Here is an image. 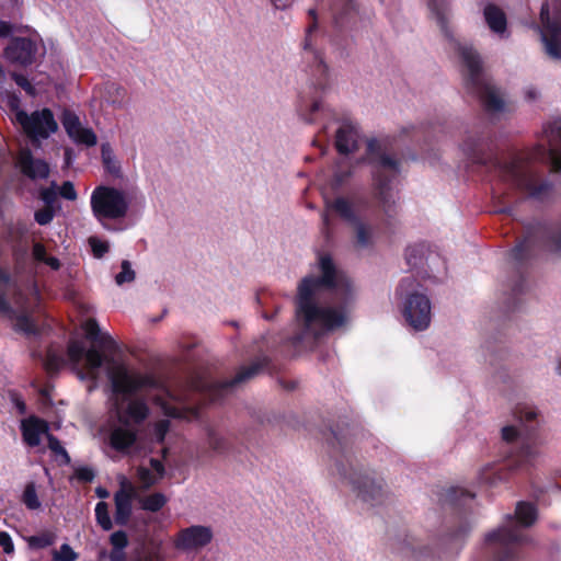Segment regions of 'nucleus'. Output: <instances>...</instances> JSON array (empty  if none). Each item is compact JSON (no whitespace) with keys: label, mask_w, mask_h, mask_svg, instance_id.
<instances>
[{"label":"nucleus","mask_w":561,"mask_h":561,"mask_svg":"<svg viewBox=\"0 0 561 561\" xmlns=\"http://www.w3.org/2000/svg\"><path fill=\"white\" fill-rule=\"evenodd\" d=\"M543 134V139L530 153L514 156L510 161H502L493 153L489 138L468 137L462 144V151L473 164L485 168L501 183L529 198L541 201L553 185L542 179V171L535 162L549 164L552 172L561 171V118L549 123Z\"/></svg>","instance_id":"obj_1"},{"label":"nucleus","mask_w":561,"mask_h":561,"mask_svg":"<svg viewBox=\"0 0 561 561\" xmlns=\"http://www.w3.org/2000/svg\"><path fill=\"white\" fill-rule=\"evenodd\" d=\"M309 15L312 16V23L306 30L302 58L307 62V71L310 73L313 91L310 95H300L297 111L306 123L312 124L317 122L318 116L323 115L325 112L321 95L329 87V67L324 61L322 50L317 47L312 35L317 28L316 10L310 9Z\"/></svg>","instance_id":"obj_2"},{"label":"nucleus","mask_w":561,"mask_h":561,"mask_svg":"<svg viewBox=\"0 0 561 561\" xmlns=\"http://www.w3.org/2000/svg\"><path fill=\"white\" fill-rule=\"evenodd\" d=\"M329 444L335 458L337 473L344 480H347L357 492V496L366 503L375 506L382 503L385 496L382 479H376L368 474L357 471L350 461V446L353 444L350 436L340 432L332 431Z\"/></svg>","instance_id":"obj_3"},{"label":"nucleus","mask_w":561,"mask_h":561,"mask_svg":"<svg viewBox=\"0 0 561 561\" xmlns=\"http://www.w3.org/2000/svg\"><path fill=\"white\" fill-rule=\"evenodd\" d=\"M366 161L371 167L375 197L382 213L391 218L397 214L391 184L401 173V159L388 154L376 138L368 139Z\"/></svg>","instance_id":"obj_4"},{"label":"nucleus","mask_w":561,"mask_h":561,"mask_svg":"<svg viewBox=\"0 0 561 561\" xmlns=\"http://www.w3.org/2000/svg\"><path fill=\"white\" fill-rule=\"evenodd\" d=\"M459 56L466 68L463 83L467 92L479 99L486 112H501L504 108V101L485 78L480 55L472 47L460 46Z\"/></svg>","instance_id":"obj_5"},{"label":"nucleus","mask_w":561,"mask_h":561,"mask_svg":"<svg viewBox=\"0 0 561 561\" xmlns=\"http://www.w3.org/2000/svg\"><path fill=\"white\" fill-rule=\"evenodd\" d=\"M537 247L561 257V220L557 222L536 221L527 225L524 237L511 250L510 255L517 265L523 266Z\"/></svg>","instance_id":"obj_6"},{"label":"nucleus","mask_w":561,"mask_h":561,"mask_svg":"<svg viewBox=\"0 0 561 561\" xmlns=\"http://www.w3.org/2000/svg\"><path fill=\"white\" fill-rule=\"evenodd\" d=\"M514 516L507 515V524L488 533L484 552L492 561H515L522 558L523 547L530 539L514 524Z\"/></svg>","instance_id":"obj_7"},{"label":"nucleus","mask_w":561,"mask_h":561,"mask_svg":"<svg viewBox=\"0 0 561 561\" xmlns=\"http://www.w3.org/2000/svg\"><path fill=\"white\" fill-rule=\"evenodd\" d=\"M534 427L527 430L526 437L516 454L505 462L497 466H486L479 473V480L482 484L495 486L501 482L510 480L513 474L525 470L537 457V442Z\"/></svg>","instance_id":"obj_8"},{"label":"nucleus","mask_w":561,"mask_h":561,"mask_svg":"<svg viewBox=\"0 0 561 561\" xmlns=\"http://www.w3.org/2000/svg\"><path fill=\"white\" fill-rule=\"evenodd\" d=\"M296 316L301 321L305 332L312 333L314 336H318V333L313 332L316 324L332 331L346 322V313L343 309L321 307L316 302L314 296H307V293L296 298Z\"/></svg>","instance_id":"obj_9"},{"label":"nucleus","mask_w":561,"mask_h":561,"mask_svg":"<svg viewBox=\"0 0 561 561\" xmlns=\"http://www.w3.org/2000/svg\"><path fill=\"white\" fill-rule=\"evenodd\" d=\"M414 283L411 276L402 278L397 287V294L401 297L405 295L402 313L408 324L415 331H424L431 323V301L424 294L408 293Z\"/></svg>","instance_id":"obj_10"},{"label":"nucleus","mask_w":561,"mask_h":561,"mask_svg":"<svg viewBox=\"0 0 561 561\" xmlns=\"http://www.w3.org/2000/svg\"><path fill=\"white\" fill-rule=\"evenodd\" d=\"M91 209L98 221L122 219L127 215L129 203L125 193L112 186H96L91 194Z\"/></svg>","instance_id":"obj_11"},{"label":"nucleus","mask_w":561,"mask_h":561,"mask_svg":"<svg viewBox=\"0 0 561 561\" xmlns=\"http://www.w3.org/2000/svg\"><path fill=\"white\" fill-rule=\"evenodd\" d=\"M319 268L321 275L319 277L306 276L298 285L297 297H302L304 293L307 296H314L320 288L336 289L345 287L348 293V283L344 276L336 270L333 259L329 254H322L319 257Z\"/></svg>","instance_id":"obj_12"},{"label":"nucleus","mask_w":561,"mask_h":561,"mask_svg":"<svg viewBox=\"0 0 561 561\" xmlns=\"http://www.w3.org/2000/svg\"><path fill=\"white\" fill-rule=\"evenodd\" d=\"M329 207L354 229V247L359 250L374 247V229L370 225L360 220L352 204L344 197H336Z\"/></svg>","instance_id":"obj_13"},{"label":"nucleus","mask_w":561,"mask_h":561,"mask_svg":"<svg viewBox=\"0 0 561 561\" xmlns=\"http://www.w3.org/2000/svg\"><path fill=\"white\" fill-rule=\"evenodd\" d=\"M15 116L24 133L33 140L46 139L58 129V124L49 108L34 111L30 115L25 111H19Z\"/></svg>","instance_id":"obj_14"},{"label":"nucleus","mask_w":561,"mask_h":561,"mask_svg":"<svg viewBox=\"0 0 561 561\" xmlns=\"http://www.w3.org/2000/svg\"><path fill=\"white\" fill-rule=\"evenodd\" d=\"M271 359L267 356H262L252 362L249 366L241 367L236 376L231 379L217 381L208 387V397L213 402L219 401L225 393L233 387L243 383L255 376H257L265 368H268Z\"/></svg>","instance_id":"obj_15"},{"label":"nucleus","mask_w":561,"mask_h":561,"mask_svg":"<svg viewBox=\"0 0 561 561\" xmlns=\"http://www.w3.org/2000/svg\"><path fill=\"white\" fill-rule=\"evenodd\" d=\"M112 391L115 394L126 397L136 394L144 388L152 387L154 380L148 375L130 374L124 365H119L112 369L108 374Z\"/></svg>","instance_id":"obj_16"},{"label":"nucleus","mask_w":561,"mask_h":561,"mask_svg":"<svg viewBox=\"0 0 561 561\" xmlns=\"http://www.w3.org/2000/svg\"><path fill=\"white\" fill-rule=\"evenodd\" d=\"M38 53L37 42L30 37H12L4 48V58L21 67H27L36 61Z\"/></svg>","instance_id":"obj_17"},{"label":"nucleus","mask_w":561,"mask_h":561,"mask_svg":"<svg viewBox=\"0 0 561 561\" xmlns=\"http://www.w3.org/2000/svg\"><path fill=\"white\" fill-rule=\"evenodd\" d=\"M213 537L210 527L193 525L178 533L174 539V547L182 551L198 550L210 543Z\"/></svg>","instance_id":"obj_18"},{"label":"nucleus","mask_w":561,"mask_h":561,"mask_svg":"<svg viewBox=\"0 0 561 561\" xmlns=\"http://www.w3.org/2000/svg\"><path fill=\"white\" fill-rule=\"evenodd\" d=\"M540 16L542 21L540 35L545 51L550 58L561 60V22L550 20L547 4L542 5Z\"/></svg>","instance_id":"obj_19"},{"label":"nucleus","mask_w":561,"mask_h":561,"mask_svg":"<svg viewBox=\"0 0 561 561\" xmlns=\"http://www.w3.org/2000/svg\"><path fill=\"white\" fill-rule=\"evenodd\" d=\"M48 422L35 415H31L21 423L23 440L30 447H36L41 444L42 434H49Z\"/></svg>","instance_id":"obj_20"},{"label":"nucleus","mask_w":561,"mask_h":561,"mask_svg":"<svg viewBox=\"0 0 561 561\" xmlns=\"http://www.w3.org/2000/svg\"><path fill=\"white\" fill-rule=\"evenodd\" d=\"M0 316L9 319L15 320L14 330L18 332H23L27 335L36 334L37 329L34 321L26 314H16V311L12 308L10 302L7 299V295L0 291Z\"/></svg>","instance_id":"obj_21"},{"label":"nucleus","mask_w":561,"mask_h":561,"mask_svg":"<svg viewBox=\"0 0 561 561\" xmlns=\"http://www.w3.org/2000/svg\"><path fill=\"white\" fill-rule=\"evenodd\" d=\"M330 10L333 23L337 28H344L355 23L358 13L354 0H334Z\"/></svg>","instance_id":"obj_22"},{"label":"nucleus","mask_w":561,"mask_h":561,"mask_svg":"<svg viewBox=\"0 0 561 561\" xmlns=\"http://www.w3.org/2000/svg\"><path fill=\"white\" fill-rule=\"evenodd\" d=\"M21 172L31 180L47 179L49 165L42 159H35L30 150H25L19 158Z\"/></svg>","instance_id":"obj_23"},{"label":"nucleus","mask_w":561,"mask_h":561,"mask_svg":"<svg viewBox=\"0 0 561 561\" xmlns=\"http://www.w3.org/2000/svg\"><path fill=\"white\" fill-rule=\"evenodd\" d=\"M85 336L93 343H96L101 348L110 353H115L118 350L116 341L105 332H102L98 321L94 318H89L82 325Z\"/></svg>","instance_id":"obj_24"},{"label":"nucleus","mask_w":561,"mask_h":561,"mask_svg":"<svg viewBox=\"0 0 561 561\" xmlns=\"http://www.w3.org/2000/svg\"><path fill=\"white\" fill-rule=\"evenodd\" d=\"M149 413V407L144 399H133L128 402L124 413L118 415V421L125 426L130 421L139 425L148 419Z\"/></svg>","instance_id":"obj_25"},{"label":"nucleus","mask_w":561,"mask_h":561,"mask_svg":"<svg viewBox=\"0 0 561 561\" xmlns=\"http://www.w3.org/2000/svg\"><path fill=\"white\" fill-rule=\"evenodd\" d=\"M357 130L351 124H343L335 135V148L341 154H348L357 150Z\"/></svg>","instance_id":"obj_26"},{"label":"nucleus","mask_w":561,"mask_h":561,"mask_svg":"<svg viewBox=\"0 0 561 561\" xmlns=\"http://www.w3.org/2000/svg\"><path fill=\"white\" fill-rule=\"evenodd\" d=\"M131 500H133V490H124L121 489L118 492L114 495V502H115V514L114 519L115 523L119 526L127 525L131 512Z\"/></svg>","instance_id":"obj_27"},{"label":"nucleus","mask_w":561,"mask_h":561,"mask_svg":"<svg viewBox=\"0 0 561 561\" xmlns=\"http://www.w3.org/2000/svg\"><path fill=\"white\" fill-rule=\"evenodd\" d=\"M128 536L124 530H116L110 536L112 550L108 554L110 561H127L125 548L128 546ZM130 561H151L148 557L138 556Z\"/></svg>","instance_id":"obj_28"},{"label":"nucleus","mask_w":561,"mask_h":561,"mask_svg":"<svg viewBox=\"0 0 561 561\" xmlns=\"http://www.w3.org/2000/svg\"><path fill=\"white\" fill-rule=\"evenodd\" d=\"M137 440V432L127 426L114 427L110 434V445L119 453H126Z\"/></svg>","instance_id":"obj_29"},{"label":"nucleus","mask_w":561,"mask_h":561,"mask_svg":"<svg viewBox=\"0 0 561 561\" xmlns=\"http://www.w3.org/2000/svg\"><path fill=\"white\" fill-rule=\"evenodd\" d=\"M484 20L490 30L502 35L507 28V19L504 11L496 4L489 3L483 10Z\"/></svg>","instance_id":"obj_30"},{"label":"nucleus","mask_w":561,"mask_h":561,"mask_svg":"<svg viewBox=\"0 0 561 561\" xmlns=\"http://www.w3.org/2000/svg\"><path fill=\"white\" fill-rule=\"evenodd\" d=\"M428 8L433 15L435 16V20L442 31V33L445 35L446 38L451 39L453 38V32L448 24V5L446 0H430L428 1Z\"/></svg>","instance_id":"obj_31"},{"label":"nucleus","mask_w":561,"mask_h":561,"mask_svg":"<svg viewBox=\"0 0 561 561\" xmlns=\"http://www.w3.org/2000/svg\"><path fill=\"white\" fill-rule=\"evenodd\" d=\"M538 512L535 504L520 501L516 505L515 517L524 527L533 526L537 520Z\"/></svg>","instance_id":"obj_32"},{"label":"nucleus","mask_w":561,"mask_h":561,"mask_svg":"<svg viewBox=\"0 0 561 561\" xmlns=\"http://www.w3.org/2000/svg\"><path fill=\"white\" fill-rule=\"evenodd\" d=\"M474 494L470 491L457 486H450L442 493L440 501L456 507L461 506L465 501L472 500Z\"/></svg>","instance_id":"obj_33"},{"label":"nucleus","mask_w":561,"mask_h":561,"mask_svg":"<svg viewBox=\"0 0 561 561\" xmlns=\"http://www.w3.org/2000/svg\"><path fill=\"white\" fill-rule=\"evenodd\" d=\"M207 442L209 448L218 455H224L230 449V443L213 428L207 431Z\"/></svg>","instance_id":"obj_34"},{"label":"nucleus","mask_w":561,"mask_h":561,"mask_svg":"<svg viewBox=\"0 0 561 561\" xmlns=\"http://www.w3.org/2000/svg\"><path fill=\"white\" fill-rule=\"evenodd\" d=\"M425 252V245L422 243L408 247L405 250V260L408 265L411 268H417L422 266Z\"/></svg>","instance_id":"obj_35"},{"label":"nucleus","mask_w":561,"mask_h":561,"mask_svg":"<svg viewBox=\"0 0 561 561\" xmlns=\"http://www.w3.org/2000/svg\"><path fill=\"white\" fill-rule=\"evenodd\" d=\"M167 502L168 499L163 493L156 492L141 499L140 506L144 511L157 513L167 504Z\"/></svg>","instance_id":"obj_36"},{"label":"nucleus","mask_w":561,"mask_h":561,"mask_svg":"<svg viewBox=\"0 0 561 561\" xmlns=\"http://www.w3.org/2000/svg\"><path fill=\"white\" fill-rule=\"evenodd\" d=\"M56 535L51 531H44L39 535L30 536L26 541L30 549L38 550L50 547L55 543Z\"/></svg>","instance_id":"obj_37"},{"label":"nucleus","mask_w":561,"mask_h":561,"mask_svg":"<svg viewBox=\"0 0 561 561\" xmlns=\"http://www.w3.org/2000/svg\"><path fill=\"white\" fill-rule=\"evenodd\" d=\"M94 511L98 525L103 530H111L113 528V523L108 512V504L104 501L98 502Z\"/></svg>","instance_id":"obj_38"},{"label":"nucleus","mask_w":561,"mask_h":561,"mask_svg":"<svg viewBox=\"0 0 561 561\" xmlns=\"http://www.w3.org/2000/svg\"><path fill=\"white\" fill-rule=\"evenodd\" d=\"M23 504L31 511L38 510L41 507V501L37 496L36 486L34 482H28L22 494Z\"/></svg>","instance_id":"obj_39"},{"label":"nucleus","mask_w":561,"mask_h":561,"mask_svg":"<svg viewBox=\"0 0 561 561\" xmlns=\"http://www.w3.org/2000/svg\"><path fill=\"white\" fill-rule=\"evenodd\" d=\"M400 553L405 557L421 558L425 554L426 548H420L414 546V538L405 537L402 542H399V547L396 548Z\"/></svg>","instance_id":"obj_40"},{"label":"nucleus","mask_w":561,"mask_h":561,"mask_svg":"<svg viewBox=\"0 0 561 561\" xmlns=\"http://www.w3.org/2000/svg\"><path fill=\"white\" fill-rule=\"evenodd\" d=\"M84 358L88 367L93 373L99 370L106 360L104 354L100 350H96L94 347H91L85 352Z\"/></svg>","instance_id":"obj_41"},{"label":"nucleus","mask_w":561,"mask_h":561,"mask_svg":"<svg viewBox=\"0 0 561 561\" xmlns=\"http://www.w3.org/2000/svg\"><path fill=\"white\" fill-rule=\"evenodd\" d=\"M77 144L92 147L96 145L98 138L91 128H83L82 126L70 137Z\"/></svg>","instance_id":"obj_42"},{"label":"nucleus","mask_w":561,"mask_h":561,"mask_svg":"<svg viewBox=\"0 0 561 561\" xmlns=\"http://www.w3.org/2000/svg\"><path fill=\"white\" fill-rule=\"evenodd\" d=\"M61 123L69 137H71L81 127L79 117L70 111L64 112Z\"/></svg>","instance_id":"obj_43"},{"label":"nucleus","mask_w":561,"mask_h":561,"mask_svg":"<svg viewBox=\"0 0 561 561\" xmlns=\"http://www.w3.org/2000/svg\"><path fill=\"white\" fill-rule=\"evenodd\" d=\"M101 152L105 170L112 174H118L121 168L117 161L112 157L110 146L103 145Z\"/></svg>","instance_id":"obj_44"},{"label":"nucleus","mask_w":561,"mask_h":561,"mask_svg":"<svg viewBox=\"0 0 561 561\" xmlns=\"http://www.w3.org/2000/svg\"><path fill=\"white\" fill-rule=\"evenodd\" d=\"M79 554L68 543H62L59 550L53 551L54 561H77Z\"/></svg>","instance_id":"obj_45"},{"label":"nucleus","mask_w":561,"mask_h":561,"mask_svg":"<svg viewBox=\"0 0 561 561\" xmlns=\"http://www.w3.org/2000/svg\"><path fill=\"white\" fill-rule=\"evenodd\" d=\"M57 184L55 182H53L50 186L43 187L39 191V198L45 204L44 207H54L55 203L57 202Z\"/></svg>","instance_id":"obj_46"},{"label":"nucleus","mask_w":561,"mask_h":561,"mask_svg":"<svg viewBox=\"0 0 561 561\" xmlns=\"http://www.w3.org/2000/svg\"><path fill=\"white\" fill-rule=\"evenodd\" d=\"M85 352H87V350L84 348L82 343H80L78 341L69 342L67 353H68L69 359L72 363L78 364L79 362H81V359L85 355Z\"/></svg>","instance_id":"obj_47"},{"label":"nucleus","mask_w":561,"mask_h":561,"mask_svg":"<svg viewBox=\"0 0 561 561\" xmlns=\"http://www.w3.org/2000/svg\"><path fill=\"white\" fill-rule=\"evenodd\" d=\"M470 531V526L467 522H460L456 529L447 535L448 542L463 541Z\"/></svg>","instance_id":"obj_48"},{"label":"nucleus","mask_w":561,"mask_h":561,"mask_svg":"<svg viewBox=\"0 0 561 561\" xmlns=\"http://www.w3.org/2000/svg\"><path fill=\"white\" fill-rule=\"evenodd\" d=\"M135 279V272L131 268L129 261L124 260L122 262V271L115 276V282L117 285H123L124 283H130Z\"/></svg>","instance_id":"obj_49"},{"label":"nucleus","mask_w":561,"mask_h":561,"mask_svg":"<svg viewBox=\"0 0 561 561\" xmlns=\"http://www.w3.org/2000/svg\"><path fill=\"white\" fill-rule=\"evenodd\" d=\"M514 415L516 419H518L522 423H529L536 420L537 412L527 405H517L514 410Z\"/></svg>","instance_id":"obj_50"},{"label":"nucleus","mask_w":561,"mask_h":561,"mask_svg":"<svg viewBox=\"0 0 561 561\" xmlns=\"http://www.w3.org/2000/svg\"><path fill=\"white\" fill-rule=\"evenodd\" d=\"M55 217V207H43L34 213L35 221L41 226L49 225Z\"/></svg>","instance_id":"obj_51"},{"label":"nucleus","mask_w":561,"mask_h":561,"mask_svg":"<svg viewBox=\"0 0 561 561\" xmlns=\"http://www.w3.org/2000/svg\"><path fill=\"white\" fill-rule=\"evenodd\" d=\"M11 78L16 83V85H19L21 89H23L26 92L27 95H30V96L36 95L35 87L28 81V79L24 75L18 73V72H12Z\"/></svg>","instance_id":"obj_52"},{"label":"nucleus","mask_w":561,"mask_h":561,"mask_svg":"<svg viewBox=\"0 0 561 561\" xmlns=\"http://www.w3.org/2000/svg\"><path fill=\"white\" fill-rule=\"evenodd\" d=\"M89 244L92 249L93 255L96 259L103 257L105 255V253H107L110 250L107 242L101 241L95 237H91L89 239Z\"/></svg>","instance_id":"obj_53"},{"label":"nucleus","mask_w":561,"mask_h":561,"mask_svg":"<svg viewBox=\"0 0 561 561\" xmlns=\"http://www.w3.org/2000/svg\"><path fill=\"white\" fill-rule=\"evenodd\" d=\"M525 291V279L524 277L520 275L518 280L515 283V285L513 286L512 288V304L510 302L507 308L510 310H515L517 308V305H518V299L517 297L519 295H522L523 293Z\"/></svg>","instance_id":"obj_54"},{"label":"nucleus","mask_w":561,"mask_h":561,"mask_svg":"<svg viewBox=\"0 0 561 561\" xmlns=\"http://www.w3.org/2000/svg\"><path fill=\"white\" fill-rule=\"evenodd\" d=\"M9 399L11 403L15 407L20 415L26 414L27 407L20 392H18L16 390H9Z\"/></svg>","instance_id":"obj_55"},{"label":"nucleus","mask_w":561,"mask_h":561,"mask_svg":"<svg viewBox=\"0 0 561 561\" xmlns=\"http://www.w3.org/2000/svg\"><path fill=\"white\" fill-rule=\"evenodd\" d=\"M170 430V421L160 420L154 424V438L158 444H163Z\"/></svg>","instance_id":"obj_56"},{"label":"nucleus","mask_w":561,"mask_h":561,"mask_svg":"<svg viewBox=\"0 0 561 561\" xmlns=\"http://www.w3.org/2000/svg\"><path fill=\"white\" fill-rule=\"evenodd\" d=\"M57 193L67 201H76L78 197L75 185L70 181H65Z\"/></svg>","instance_id":"obj_57"},{"label":"nucleus","mask_w":561,"mask_h":561,"mask_svg":"<svg viewBox=\"0 0 561 561\" xmlns=\"http://www.w3.org/2000/svg\"><path fill=\"white\" fill-rule=\"evenodd\" d=\"M64 364L62 357L48 352L45 360V367L48 373H56L59 370L61 365Z\"/></svg>","instance_id":"obj_58"},{"label":"nucleus","mask_w":561,"mask_h":561,"mask_svg":"<svg viewBox=\"0 0 561 561\" xmlns=\"http://www.w3.org/2000/svg\"><path fill=\"white\" fill-rule=\"evenodd\" d=\"M75 477L80 482L91 483L95 478V472L90 467H79L75 470Z\"/></svg>","instance_id":"obj_59"},{"label":"nucleus","mask_w":561,"mask_h":561,"mask_svg":"<svg viewBox=\"0 0 561 561\" xmlns=\"http://www.w3.org/2000/svg\"><path fill=\"white\" fill-rule=\"evenodd\" d=\"M47 443L48 448L57 456L66 455L65 447L61 445L60 440L53 434H47Z\"/></svg>","instance_id":"obj_60"},{"label":"nucleus","mask_w":561,"mask_h":561,"mask_svg":"<svg viewBox=\"0 0 561 561\" xmlns=\"http://www.w3.org/2000/svg\"><path fill=\"white\" fill-rule=\"evenodd\" d=\"M138 477L146 486L153 485L158 480V478L154 477L149 469L144 467L138 469Z\"/></svg>","instance_id":"obj_61"},{"label":"nucleus","mask_w":561,"mask_h":561,"mask_svg":"<svg viewBox=\"0 0 561 561\" xmlns=\"http://www.w3.org/2000/svg\"><path fill=\"white\" fill-rule=\"evenodd\" d=\"M0 547L7 554H11L14 551L12 538L7 531H0Z\"/></svg>","instance_id":"obj_62"},{"label":"nucleus","mask_w":561,"mask_h":561,"mask_svg":"<svg viewBox=\"0 0 561 561\" xmlns=\"http://www.w3.org/2000/svg\"><path fill=\"white\" fill-rule=\"evenodd\" d=\"M519 436L518 430L513 425H507L502 428V439L506 443L515 442Z\"/></svg>","instance_id":"obj_63"},{"label":"nucleus","mask_w":561,"mask_h":561,"mask_svg":"<svg viewBox=\"0 0 561 561\" xmlns=\"http://www.w3.org/2000/svg\"><path fill=\"white\" fill-rule=\"evenodd\" d=\"M33 256L36 261L44 263L48 256L45 245L39 242H36L33 245Z\"/></svg>","instance_id":"obj_64"}]
</instances>
